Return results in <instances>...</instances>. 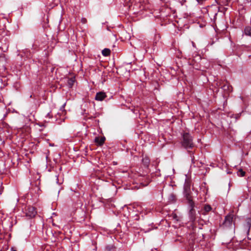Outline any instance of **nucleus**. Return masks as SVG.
I'll list each match as a JSON object with an SVG mask.
<instances>
[{
	"instance_id": "nucleus-1",
	"label": "nucleus",
	"mask_w": 251,
	"mask_h": 251,
	"mask_svg": "<svg viewBox=\"0 0 251 251\" xmlns=\"http://www.w3.org/2000/svg\"><path fill=\"white\" fill-rule=\"evenodd\" d=\"M182 146L185 149H192L194 147L193 139L188 133H184L182 135Z\"/></svg>"
},
{
	"instance_id": "nucleus-6",
	"label": "nucleus",
	"mask_w": 251,
	"mask_h": 251,
	"mask_svg": "<svg viewBox=\"0 0 251 251\" xmlns=\"http://www.w3.org/2000/svg\"><path fill=\"white\" fill-rule=\"evenodd\" d=\"M233 215L229 214L226 216L223 225L226 227H229L231 226L233 221Z\"/></svg>"
},
{
	"instance_id": "nucleus-8",
	"label": "nucleus",
	"mask_w": 251,
	"mask_h": 251,
	"mask_svg": "<svg viewBox=\"0 0 251 251\" xmlns=\"http://www.w3.org/2000/svg\"><path fill=\"white\" fill-rule=\"evenodd\" d=\"M105 140V137H96L95 139V142L99 146H101L103 144Z\"/></svg>"
},
{
	"instance_id": "nucleus-5",
	"label": "nucleus",
	"mask_w": 251,
	"mask_h": 251,
	"mask_svg": "<svg viewBox=\"0 0 251 251\" xmlns=\"http://www.w3.org/2000/svg\"><path fill=\"white\" fill-rule=\"evenodd\" d=\"M189 207V216L191 221H194L196 219V212L194 208L195 204L194 202H192V204H188Z\"/></svg>"
},
{
	"instance_id": "nucleus-10",
	"label": "nucleus",
	"mask_w": 251,
	"mask_h": 251,
	"mask_svg": "<svg viewBox=\"0 0 251 251\" xmlns=\"http://www.w3.org/2000/svg\"><path fill=\"white\" fill-rule=\"evenodd\" d=\"M75 82V78L74 77L69 78L67 80V84L70 88L73 87Z\"/></svg>"
},
{
	"instance_id": "nucleus-15",
	"label": "nucleus",
	"mask_w": 251,
	"mask_h": 251,
	"mask_svg": "<svg viewBox=\"0 0 251 251\" xmlns=\"http://www.w3.org/2000/svg\"><path fill=\"white\" fill-rule=\"evenodd\" d=\"M203 209L205 212H208L211 210L212 208L210 205H205L204 206Z\"/></svg>"
},
{
	"instance_id": "nucleus-18",
	"label": "nucleus",
	"mask_w": 251,
	"mask_h": 251,
	"mask_svg": "<svg viewBox=\"0 0 251 251\" xmlns=\"http://www.w3.org/2000/svg\"><path fill=\"white\" fill-rule=\"evenodd\" d=\"M199 2H200L202 0H197Z\"/></svg>"
},
{
	"instance_id": "nucleus-7",
	"label": "nucleus",
	"mask_w": 251,
	"mask_h": 251,
	"mask_svg": "<svg viewBox=\"0 0 251 251\" xmlns=\"http://www.w3.org/2000/svg\"><path fill=\"white\" fill-rule=\"evenodd\" d=\"M106 97L105 93L103 92H100L96 94L95 96V100L98 101H102Z\"/></svg>"
},
{
	"instance_id": "nucleus-16",
	"label": "nucleus",
	"mask_w": 251,
	"mask_h": 251,
	"mask_svg": "<svg viewBox=\"0 0 251 251\" xmlns=\"http://www.w3.org/2000/svg\"><path fill=\"white\" fill-rule=\"evenodd\" d=\"M251 226V220L250 219H248L247 222V228L248 231H249Z\"/></svg>"
},
{
	"instance_id": "nucleus-17",
	"label": "nucleus",
	"mask_w": 251,
	"mask_h": 251,
	"mask_svg": "<svg viewBox=\"0 0 251 251\" xmlns=\"http://www.w3.org/2000/svg\"><path fill=\"white\" fill-rule=\"evenodd\" d=\"M82 22L83 23H85L86 21V20L85 19H82Z\"/></svg>"
},
{
	"instance_id": "nucleus-3",
	"label": "nucleus",
	"mask_w": 251,
	"mask_h": 251,
	"mask_svg": "<svg viewBox=\"0 0 251 251\" xmlns=\"http://www.w3.org/2000/svg\"><path fill=\"white\" fill-rule=\"evenodd\" d=\"M191 191L190 188V184L188 182H185L184 185L183 195L184 197L188 201V204H192L194 202L192 199Z\"/></svg>"
},
{
	"instance_id": "nucleus-14",
	"label": "nucleus",
	"mask_w": 251,
	"mask_h": 251,
	"mask_svg": "<svg viewBox=\"0 0 251 251\" xmlns=\"http://www.w3.org/2000/svg\"><path fill=\"white\" fill-rule=\"evenodd\" d=\"M237 175L239 176H244L245 175V172H244L242 169H240L238 171Z\"/></svg>"
},
{
	"instance_id": "nucleus-13",
	"label": "nucleus",
	"mask_w": 251,
	"mask_h": 251,
	"mask_svg": "<svg viewBox=\"0 0 251 251\" xmlns=\"http://www.w3.org/2000/svg\"><path fill=\"white\" fill-rule=\"evenodd\" d=\"M142 161L145 166H148L150 163V160L148 157L143 158Z\"/></svg>"
},
{
	"instance_id": "nucleus-2",
	"label": "nucleus",
	"mask_w": 251,
	"mask_h": 251,
	"mask_svg": "<svg viewBox=\"0 0 251 251\" xmlns=\"http://www.w3.org/2000/svg\"><path fill=\"white\" fill-rule=\"evenodd\" d=\"M5 35V31L0 29V35L2 36V38L0 39V50L3 52H6L9 47L8 38L4 37Z\"/></svg>"
},
{
	"instance_id": "nucleus-12",
	"label": "nucleus",
	"mask_w": 251,
	"mask_h": 251,
	"mask_svg": "<svg viewBox=\"0 0 251 251\" xmlns=\"http://www.w3.org/2000/svg\"><path fill=\"white\" fill-rule=\"evenodd\" d=\"M251 28L250 26H247L245 28L244 32L246 35L251 36Z\"/></svg>"
},
{
	"instance_id": "nucleus-9",
	"label": "nucleus",
	"mask_w": 251,
	"mask_h": 251,
	"mask_svg": "<svg viewBox=\"0 0 251 251\" xmlns=\"http://www.w3.org/2000/svg\"><path fill=\"white\" fill-rule=\"evenodd\" d=\"M222 88L224 91H226L227 93L231 92L232 90V86L229 84H224L222 86Z\"/></svg>"
},
{
	"instance_id": "nucleus-11",
	"label": "nucleus",
	"mask_w": 251,
	"mask_h": 251,
	"mask_svg": "<svg viewBox=\"0 0 251 251\" xmlns=\"http://www.w3.org/2000/svg\"><path fill=\"white\" fill-rule=\"evenodd\" d=\"M110 50L105 48L102 50V54L104 56H108L110 54Z\"/></svg>"
},
{
	"instance_id": "nucleus-4",
	"label": "nucleus",
	"mask_w": 251,
	"mask_h": 251,
	"mask_svg": "<svg viewBox=\"0 0 251 251\" xmlns=\"http://www.w3.org/2000/svg\"><path fill=\"white\" fill-rule=\"evenodd\" d=\"M25 214L26 216L31 218L35 216L37 214V211L34 207L27 206L25 209Z\"/></svg>"
}]
</instances>
